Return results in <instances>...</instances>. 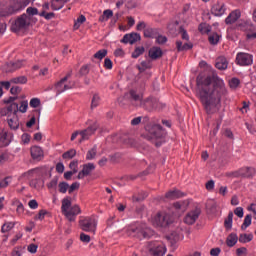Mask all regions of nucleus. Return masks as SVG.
Wrapping results in <instances>:
<instances>
[{
    "mask_svg": "<svg viewBox=\"0 0 256 256\" xmlns=\"http://www.w3.org/2000/svg\"><path fill=\"white\" fill-rule=\"evenodd\" d=\"M97 156V146H93L86 154L87 161L93 160Z\"/></svg>",
    "mask_w": 256,
    "mask_h": 256,
    "instance_id": "41",
    "label": "nucleus"
},
{
    "mask_svg": "<svg viewBox=\"0 0 256 256\" xmlns=\"http://www.w3.org/2000/svg\"><path fill=\"white\" fill-rule=\"evenodd\" d=\"M77 189H79V183L74 182L70 186H68V193L71 195V193H73V191H77Z\"/></svg>",
    "mask_w": 256,
    "mask_h": 256,
    "instance_id": "57",
    "label": "nucleus"
},
{
    "mask_svg": "<svg viewBox=\"0 0 256 256\" xmlns=\"http://www.w3.org/2000/svg\"><path fill=\"white\" fill-rule=\"evenodd\" d=\"M228 66L229 62H227V58L219 57L216 60V69H219L220 71H225V69H227Z\"/></svg>",
    "mask_w": 256,
    "mask_h": 256,
    "instance_id": "29",
    "label": "nucleus"
},
{
    "mask_svg": "<svg viewBox=\"0 0 256 256\" xmlns=\"http://www.w3.org/2000/svg\"><path fill=\"white\" fill-rule=\"evenodd\" d=\"M71 200L69 198H64L62 200V206H61V211L63 215L71 209Z\"/></svg>",
    "mask_w": 256,
    "mask_h": 256,
    "instance_id": "35",
    "label": "nucleus"
},
{
    "mask_svg": "<svg viewBox=\"0 0 256 256\" xmlns=\"http://www.w3.org/2000/svg\"><path fill=\"white\" fill-rule=\"evenodd\" d=\"M59 179L58 178H53L50 183H48L47 187L48 189H55L57 187Z\"/></svg>",
    "mask_w": 256,
    "mask_h": 256,
    "instance_id": "60",
    "label": "nucleus"
},
{
    "mask_svg": "<svg viewBox=\"0 0 256 256\" xmlns=\"http://www.w3.org/2000/svg\"><path fill=\"white\" fill-rule=\"evenodd\" d=\"M146 138L155 144L156 147L163 145V138L167 135V132L159 124L149 123L146 127Z\"/></svg>",
    "mask_w": 256,
    "mask_h": 256,
    "instance_id": "2",
    "label": "nucleus"
},
{
    "mask_svg": "<svg viewBox=\"0 0 256 256\" xmlns=\"http://www.w3.org/2000/svg\"><path fill=\"white\" fill-rule=\"evenodd\" d=\"M226 229L233 227V212H229L227 219L224 221Z\"/></svg>",
    "mask_w": 256,
    "mask_h": 256,
    "instance_id": "44",
    "label": "nucleus"
},
{
    "mask_svg": "<svg viewBox=\"0 0 256 256\" xmlns=\"http://www.w3.org/2000/svg\"><path fill=\"white\" fill-rule=\"evenodd\" d=\"M226 11L227 5L223 2H216L211 8V13L215 15V17H222V15H225Z\"/></svg>",
    "mask_w": 256,
    "mask_h": 256,
    "instance_id": "15",
    "label": "nucleus"
},
{
    "mask_svg": "<svg viewBox=\"0 0 256 256\" xmlns=\"http://www.w3.org/2000/svg\"><path fill=\"white\" fill-rule=\"evenodd\" d=\"M70 0H51V9L53 11H60L65 7V3H69Z\"/></svg>",
    "mask_w": 256,
    "mask_h": 256,
    "instance_id": "28",
    "label": "nucleus"
},
{
    "mask_svg": "<svg viewBox=\"0 0 256 256\" xmlns=\"http://www.w3.org/2000/svg\"><path fill=\"white\" fill-rule=\"evenodd\" d=\"M237 241H239V237H237V234L231 233L227 238H226V245L228 247H235L237 245Z\"/></svg>",
    "mask_w": 256,
    "mask_h": 256,
    "instance_id": "33",
    "label": "nucleus"
},
{
    "mask_svg": "<svg viewBox=\"0 0 256 256\" xmlns=\"http://www.w3.org/2000/svg\"><path fill=\"white\" fill-rule=\"evenodd\" d=\"M239 85H241V80H239V78L234 77L229 80L230 89H237V87H239Z\"/></svg>",
    "mask_w": 256,
    "mask_h": 256,
    "instance_id": "45",
    "label": "nucleus"
},
{
    "mask_svg": "<svg viewBox=\"0 0 256 256\" xmlns=\"http://www.w3.org/2000/svg\"><path fill=\"white\" fill-rule=\"evenodd\" d=\"M26 13L28 15H39V10H37V8L28 7Z\"/></svg>",
    "mask_w": 256,
    "mask_h": 256,
    "instance_id": "61",
    "label": "nucleus"
},
{
    "mask_svg": "<svg viewBox=\"0 0 256 256\" xmlns=\"http://www.w3.org/2000/svg\"><path fill=\"white\" fill-rule=\"evenodd\" d=\"M95 171V164L87 163L83 165L82 171L78 173V179H84L88 175H91V172Z\"/></svg>",
    "mask_w": 256,
    "mask_h": 256,
    "instance_id": "21",
    "label": "nucleus"
},
{
    "mask_svg": "<svg viewBox=\"0 0 256 256\" xmlns=\"http://www.w3.org/2000/svg\"><path fill=\"white\" fill-rule=\"evenodd\" d=\"M140 107H142L146 111H155V109H158L159 107V100L153 97L146 98L145 100H142V104H140Z\"/></svg>",
    "mask_w": 256,
    "mask_h": 256,
    "instance_id": "14",
    "label": "nucleus"
},
{
    "mask_svg": "<svg viewBox=\"0 0 256 256\" xmlns=\"http://www.w3.org/2000/svg\"><path fill=\"white\" fill-rule=\"evenodd\" d=\"M97 223L98 220L95 216L81 217L79 220L80 229L86 233H93V235L97 231Z\"/></svg>",
    "mask_w": 256,
    "mask_h": 256,
    "instance_id": "4",
    "label": "nucleus"
},
{
    "mask_svg": "<svg viewBox=\"0 0 256 256\" xmlns=\"http://www.w3.org/2000/svg\"><path fill=\"white\" fill-rule=\"evenodd\" d=\"M70 78L71 72H68L64 78L54 85V91H56L57 95H61V93H65V91H69V89L75 87V82L69 81Z\"/></svg>",
    "mask_w": 256,
    "mask_h": 256,
    "instance_id": "6",
    "label": "nucleus"
},
{
    "mask_svg": "<svg viewBox=\"0 0 256 256\" xmlns=\"http://www.w3.org/2000/svg\"><path fill=\"white\" fill-rule=\"evenodd\" d=\"M32 1L33 0H15L14 4L8 9L0 8V17H7V15H13V13H17V11H22V9H25Z\"/></svg>",
    "mask_w": 256,
    "mask_h": 256,
    "instance_id": "5",
    "label": "nucleus"
},
{
    "mask_svg": "<svg viewBox=\"0 0 256 256\" xmlns=\"http://www.w3.org/2000/svg\"><path fill=\"white\" fill-rule=\"evenodd\" d=\"M148 55H149L150 59L155 61V60L161 59V57H163V50H161L160 47H152V48H150Z\"/></svg>",
    "mask_w": 256,
    "mask_h": 256,
    "instance_id": "25",
    "label": "nucleus"
},
{
    "mask_svg": "<svg viewBox=\"0 0 256 256\" xmlns=\"http://www.w3.org/2000/svg\"><path fill=\"white\" fill-rule=\"evenodd\" d=\"M58 191H59V193H67V191H69V183L60 182L58 184Z\"/></svg>",
    "mask_w": 256,
    "mask_h": 256,
    "instance_id": "48",
    "label": "nucleus"
},
{
    "mask_svg": "<svg viewBox=\"0 0 256 256\" xmlns=\"http://www.w3.org/2000/svg\"><path fill=\"white\" fill-rule=\"evenodd\" d=\"M105 57H107L106 49H101L94 54V59H99V61H101L102 59H105Z\"/></svg>",
    "mask_w": 256,
    "mask_h": 256,
    "instance_id": "43",
    "label": "nucleus"
},
{
    "mask_svg": "<svg viewBox=\"0 0 256 256\" xmlns=\"http://www.w3.org/2000/svg\"><path fill=\"white\" fill-rule=\"evenodd\" d=\"M45 215H47V211L40 210L38 215L35 216L36 221H43L45 219Z\"/></svg>",
    "mask_w": 256,
    "mask_h": 256,
    "instance_id": "55",
    "label": "nucleus"
},
{
    "mask_svg": "<svg viewBox=\"0 0 256 256\" xmlns=\"http://www.w3.org/2000/svg\"><path fill=\"white\" fill-rule=\"evenodd\" d=\"M240 18H241V10L236 9L227 16V18L225 19V23L226 25H232V23H235Z\"/></svg>",
    "mask_w": 256,
    "mask_h": 256,
    "instance_id": "23",
    "label": "nucleus"
},
{
    "mask_svg": "<svg viewBox=\"0 0 256 256\" xmlns=\"http://www.w3.org/2000/svg\"><path fill=\"white\" fill-rule=\"evenodd\" d=\"M143 53H145V47H137L134 52L132 53V57L133 59H137L139 57H141V55H143Z\"/></svg>",
    "mask_w": 256,
    "mask_h": 256,
    "instance_id": "47",
    "label": "nucleus"
},
{
    "mask_svg": "<svg viewBox=\"0 0 256 256\" xmlns=\"http://www.w3.org/2000/svg\"><path fill=\"white\" fill-rule=\"evenodd\" d=\"M15 99V97H10L5 101V103H9L10 105L7 108L0 109V114L2 116L9 115V113L17 115V111H19V104L14 102Z\"/></svg>",
    "mask_w": 256,
    "mask_h": 256,
    "instance_id": "12",
    "label": "nucleus"
},
{
    "mask_svg": "<svg viewBox=\"0 0 256 256\" xmlns=\"http://www.w3.org/2000/svg\"><path fill=\"white\" fill-rule=\"evenodd\" d=\"M246 39L248 41H254L256 39V27L255 25L248 26V29L246 30Z\"/></svg>",
    "mask_w": 256,
    "mask_h": 256,
    "instance_id": "30",
    "label": "nucleus"
},
{
    "mask_svg": "<svg viewBox=\"0 0 256 256\" xmlns=\"http://www.w3.org/2000/svg\"><path fill=\"white\" fill-rule=\"evenodd\" d=\"M104 67H105V69H108V70L113 69V61H111V59H109V58H105Z\"/></svg>",
    "mask_w": 256,
    "mask_h": 256,
    "instance_id": "58",
    "label": "nucleus"
},
{
    "mask_svg": "<svg viewBox=\"0 0 256 256\" xmlns=\"http://www.w3.org/2000/svg\"><path fill=\"white\" fill-rule=\"evenodd\" d=\"M8 125L10 129H19V118L17 117V115H13L12 118L8 119Z\"/></svg>",
    "mask_w": 256,
    "mask_h": 256,
    "instance_id": "34",
    "label": "nucleus"
},
{
    "mask_svg": "<svg viewBox=\"0 0 256 256\" xmlns=\"http://www.w3.org/2000/svg\"><path fill=\"white\" fill-rule=\"evenodd\" d=\"M31 23V19L27 14H22L18 17L11 26L12 31L17 33V31H23V29H27Z\"/></svg>",
    "mask_w": 256,
    "mask_h": 256,
    "instance_id": "8",
    "label": "nucleus"
},
{
    "mask_svg": "<svg viewBox=\"0 0 256 256\" xmlns=\"http://www.w3.org/2000/svg\"><path fill=\"white\" fill-rule=\"evenodd\" d=\"M13 227H15V224H13V222H6L2 225L1 231L2 233H7L11 231Z\"/></svg>",
    "mask_w": 256,
    "mask_h": 256,
    "instance_id": "51",
    "label": "nucleus"
},
{
    "mask_svg": "<svg viewBox=\"0 0 256 256\" xmlns=\"http://www.w3.org/2000/svg\"><path fill=\"white\" fill-rule=\"evenodd\" d=\"M252 25H253V24L248 23V22L245 21V20H241L240 22H238L237 27H238V29H239L240 31L246 32V31L249 29V27H251Z\"/></svg>",
    "mask_w": 256,
    "mask_h": 256,
    "instance_id": "40",
    "label": "nucleus"
},
{
    "mask_svg": "<svg viewBox=\"0 0 256 256\" xmlns=\"http://www.w3.org/2000/svg\"><path fill=\"white\" fill-rule=\"evenodd\" d=\"M21 139H22V142L24 143V145H27L31 141V135L23 134Z\"/></svg>",
    "mask_w": 256,
    "mask_h": 256,
    "instance_id": "62",
    "label": "nucleus"
},
{
    "mask_svg": "<svg viewBox=\"0 0 256 256\" xmlns=\"http://www.w3.org/2000/svg\"><path fill=\"white\" fill-rule=\"evenodd\" d=\"M23 177L30 179V187L33 189H39V183H41V179L37 178V169H31L25 172Z\"/></svg>",
    "mask_w": 256,
    "mask_h": 256,
    "instance_id": "13",
    "label": "nucleus"
},
{
    "mask_svg": "<svg viewBox=\"0 0 256 256\" xmlns=\"http://www.w3.org/2000/svg\"><path fill=\"white\" fill-rule=\"evenodd\" d=\"M174 209L177 213H185L187 207H189V200L179 201L173 204Z\"/></svg>",
    "mask_w": 256,
    "mask_h": 256,
    "instance_id": "26",
    "label": "nucleus"
},
{
    "mask_svg": "<svg viewBox=\"0 0 256 256\" xmlns=\"http://www.w3.org/2000/svg\"><path fill=\"white\" fill-rule=\"evenodd\" d=\"M39 105H41V100L39 98H32L30 100V107H32L33 109H37Z\"/></svg>",
    "mask_w": 256,
    "mask_h": 256,
    "instance_id": "52",
    "label": "nucleus"
},
{
    "mask_svg": "<svg viewBox=\"0 0 256 256\" xmlns=\"http://www.w3.org/2000/svg\"><path fill=\"white\" fill-rule=\"evenodd\" d=\"M24 63L23 60H17L15 62H8L5 64L4 69L6 73H15L18 69L23 67Z\"/></svg>",
    "mask_w": 256,
    "mask_h": 256,
    "instance_id": "19",
    "label": "nucleus"
},
{
    "mask_svg": "<svg viewBox=\"0 0 256 256\" xmlns=\"http://www.w3.org/2000/svg\"><path fill=\"white\" fill-rule=\"evenodd\" d=\"M130 101L136 105V107H141L143 105V93L137 91V90H130Z\"/></svg>",
    "mask_w": 256,
    "mask_h": 256,
    "instance_id": "16",
    "label": "nucleus"
},
{
    "mask_svg": "<svg viewBox=\"0 0 256 256\" xmlns=\"http://www.w3.org/2000/svg\"><path fill=\"white\" fill-rule=\"evenodd\" d=\"M200 101L207 115L218 113L221 109V97L227 95L225 81L217 73L201 72L196 78Z\"/></svg>",
    "mask_w": 256,
    "mask_h": 256,
    "instance_id": "1",
    "label": "nucleus"
},
{
    "mask_svg": "<svg viewBox=\"0 0 256 256\" xmlns=\"http://www.w3.org/2000/svg\"><path fill=\"white\" fill-rule=\"evenodd\" d=\"M221 254V248H212L210 250L211 256H219Z\"/></svg>",
    "mask_w": 256,
    "mask_h": 256,
    "instance_id": "64",
    "label": "nucleus"
},
{
    "mask_svg": "<svg viewBox=\"0 0 256 256\" xmlns=\"http://www.w3.org/2000/svg\"><path fill=\"white\" fill-rule=\"evenodd\" d=\"M137 41H141V35L137 33H130L125 34L121 40V43H130V45H133L137 43Z\"/></svg>",
    "mask_w": 256,
    "mask_h": 256,
    "instance_id": "20",
    "label": "nucleus"
},
{
    "mask_svg": "<svg viewBox=\"0 0 256 256\" xmlns=\"http://www.w3.org/2000/svg\"><path fill=\"white\" fill-rule=\"evenodd\" d=\"M235 63L240 67H248L249 65H253V55L246 52H238L236 54Z\"/></svg>",
    "mask_w": 256,
    "mask_h": 256,
    "instance_id": "11",
    "label": "nucleus"
},
{
    "mask_svg": "<svg viewBox=\"0 0 256 256\" xmlns=\"http://www.w3.org/2000/svg\"><path fill=\"white\" fill-rule=\"evenodd\" d=\"M31 157L34 161H41L43 157V149L39 146H33L30 149Z\"/></svg>",
    "mask_w": 256,
    "mask_h": 256,
    "instance_id": "24",
    "label": "nucleus"
},
{
    "mask_svg": "<svg viewBox=\"0 0 256 256\" xmlns=\"http://www.w3.org/2000/svg\"><path fill=\"white\" fill-rule=\"evenodd\" d=\"M148 249L153 256H163L165 255V253H167V248H165V244L159 241L149 242Z\"/></svg>",
    "mask_w": 256,
    "mask_h": 256,
    "instance_id": "10",
    "label": "nucleus"
},
{
    "mask_svg": "<svg viewBox=\"0 0 256 256\" xmlns=\"http://www.w3.org/2000/svg\"><path fill=\"white\" fill-rule=\"evenodd\" d=\"M101 102V98L99 94H94L91 102V109H95V107H99V103Z\"/></svg>",
    "mask_w": 256,
    "mask_h": 256,
    "instance_id": "50",
    "label": "nucleus"
},
{
    "mask_svg": "<svg viewBox=\"0 0 256 256\" xmlns=\"http://www.w3.org/2000/svg\"><path fill=\"white\" fill-rule=\"evenodd\" d=\"M156 39V43H158V45H164V43H167V37L163 36V35H157V37H155Z\"/></svg>",
    "mask_w": 256,
    "mask_h": 256,
    "instance_id": "54",
    "label": "nucleus"
},
{
    "mask_svg": "<svg viewBox=\"0 0 256 256\" xmlns=\"http://www.w3.org/2000/svg\"><path fill=\"white\" fill-rule=\"evenodd\" d=\"M81 214L79 205H74L64 214L68 221L73 222L77 219V215Z\"/></svg>",
    "mask_w": 256,
    "mask_h": 256,
    "instance_id": "18",
    "label": "nucleus"
},
{
    "mask_svg": "<svg viewBox=\"0 0 256 256\" xmlns=\"http://www.w3.org/2000/svg\"><path fill=\"white\" fill-rule=\"evenodd\" d=\"M220 39H221V35H219L218 33H212L208 37V41L211 45H217Z\"/></svg>",
    "mask_w": 256,
    "mask_h": 256,
    "instance_id": "37",
    "label": "nucleus"
},
{
    "mask_svg": "<svg viewBox=\"0 0 256 256\" xmlns=\"http://www.w3.org/2000/svg\"><path fill=\"white\" fill-rule=\"evenodd\" d=\"M198 31H200V33L203 35L211 33V26L208 24H200L198 26Z\"/></svg>",
    "mask_w": 256,
    "mask_h": 256,
    "instance_id": "42",
    "label": "nucleus"
},
{
    "mask_svg": "<svg viewBox=\"0 0 256 256\" xmlns=\"http://www.w3.org/2000/svg\"><path fill=\"white\" fill-rule=\"evenodd\" d=\"M240 171L244 179H252V177H255L256 170L253 167H243L240 168Z\"/></svg>",
    "mask_w": 256,
    "mask_h": 256,
    "instance_id": "27",
    "label": "nucleus"
},
{
    "mask_svg": "<svg viewBox=\"0 0 256 256\" xmlns=\"http://www.w3.org/2000/svg\"><path fill=\"white\" fill-rule=\"evenodd\" d=\"M159 35V30L156 28H146L144 29V37L148 39H155Z\"/></svg>",
    "mask_w": 256,
    "mask_h": 256,
    "instance_id": "32",
    "label": "nucleus"
},
{
    "mask_svg": "<svg viewBox=\"0 0 256 256\" xmlns=\"http://www.w3.org/2000/svg\"><path fill=\"white\" fill-rule=\"evenodd\" d=\"M75 155H77V151L75 149H70L68 151H66L62 157L63 159H73V157H75Z\"/></svg>",
    "mask_w": 256,
    "mask_h": 256,
    "instance_id": "49",
    "label": "nucleus"
},
{
    "mask_svg": "<svg viewBox=\"0 0 256 256\" xmlns=\"http://www.w3.org/2000/svg\"><path fill=\"white\" fill-rule=\"evenodd\" d=\"M80 241H82V243H89L91 241V236H89L85 233H81L80 234Z\"/></svg>",
    "mask_w": 256,
    "mask_h": 256,
    "instance_id": "59",
    "label": "nucleus"
},
{
    "mask_svg": "<svg viewBox=\"0 0 256 256\" xmlns=\"http://www.w3.org/2000/svg\"><path fill=\"white\" fill-rule=\"evenodd\" d=\"M238 241L240 243H250V241H253V234H240Z\"/></svg>",
    "mask_w": 256,
    "mask_h": 256,
    "instance_id": "38",
    "label": "nucleus"
},
{
    "mask_svg": "<svg viewBox=\"0 0 256 256\" xmlns=\"http://www.w3.org/2000/svg\"><path fill=\"white\" fill-rule=\"evenodd\" d=\"M127 235L130 237H137L138 239H149V237L153 235V230L147 227L146 224L129 226L127 228Z\"/></svg>",
    "mask_w": 256,
    "mask_h": 256,
    "instance_id": "3",
    "label": "nucleus"
},
{
    "mask_svg": "<svg viewBox=\"0 0 256 256\" xmlns=\"http://www.w3.org/2000/svg\"><path fill=\"white\" fill-rule=\"evenodd\" d=\"M183 192L180 190L174 189L170 190L166 193L165 197L166 199H179L180 197H183Z\"/></svg>",
    "mask_w": 256,
    "mask_h": 256,
    "instance_id": "31",
    "label": "nucleus"
},
{
    "mask_svg": "<svg viewBox=\"0 0 256 256\" xmlns=\"http://www.w3.org/2000/svg\"><path fill=\"white\" fill-rule=\"evenodd\" d=\"M253 216L251 214H247L244 218V222L241 226V229L243 231H245V229H247V227L251 226V222H252Z\"/></svg>",
    "mask_w": 256,
    "mask_h": 256,
    "instance_id": "39",
    "label": "nucleus"
},
{
    "mask_svg": "<svg viewBox=\"0 0 256 256\" xmlns=\"http://www.w3.org/2000/svg\"><path fill=\"white\" fill-rule=\"evenodd\" d=\"M10 83H14L15 85H25L27 83V76H18L12 78Z\"/></svg>",
    "mask_w": 256,
    "mask_h": 256,
    "instance_id": "36",
    "label": "nucleus"
},
{
    "mask_svg": "<svg viewBox=\"0 0 256 256\" xmlns=\"http://www.w3.org/2000/svg\"><path fill=\"white\" fill-rule=\"evenodd\" d=\"M173 223V218L169 214L158 213L153 218V225L155 227H167Z\"/></svg>",
    "mask_w": 256,
    "mask_h": 256,
    "instance_id": "9",
    "label": "nucleus"
},
{
    "mask_svg": "<svg viewBox=\"0 0 256 256\" xmlns=\"http://www.w3.org/2000/svg\"><path fill=\"white\" fill-rule=\"evenodd\" d=\"M13 136L11 133H8L7 131L0 129V147H7L11 143V138Z\"/></svg>",
    "mask_w": 256,
    "mask_h": 256,
    "instance_id": "22",
    "label": "nucleus"
},
{
    "mask_svg": "<svg viewBox=\"0 0 256 256\" xmlns=\"http://www.w3.org/2000/svg\"><path fill=\"white\" fill-rule=\"evenodd\" d=\"M199 215H201V210L200 209H195L190 211L184 218V223L186 225H193L197 219H199Z\"/></svg>",
    "mask_w": 256,
    "mask_h": 256,
    "instance_id": "17",
    "label": "nucleus"
},
{
    "mask_svg": "<svg viewBox=\"0 0 256 256\" xmlns=\"http://www.w3.org/2000/svg\"><path fill=\"white\" fill-rule=\"evenodd\" d=\"M227 177H233V178H239V177H242V174H241V168L239 170H236V171H233V172H228L226 174Z\"/></svg>",
    "mask_w": 256,
    "mask_h": 256,
    "instance_id": "53",
    "label": "nucleus"
},
{
    "mask_svg": "<svg viewBox=\"0 0 256 256\" xmlns=\"http://www.w3.org/2000/svg\"><path fill=\"white\" fill-rule=\"evenodd\" d=\"M27 109H29V102L27 100H23L18 106V111L20 113H27Z\"/></svg>",
    "mask_w": 256,
    "mask_h": 256,
    "instance_id": "46",
    "label": "nucleus"
},
{
    "mask_svg": "<svg viewBox=\"0 0 256 256\" xmlns=\"http://www.w3.org/2000/svg\"><path fill=\"white\" fill-rule=\"evenodd\" d=\"M39 15H40V17H44V19H47L48 21H49V19L55 18V13H53V12H49V13L41 12Z\"/></svg>",
    "mask_w": 256,
    "mask_h": 256,
    "instance_id": "56",
    "label": "nucleus"
},
{
    "mask_svg": "<svg viewBox=\"0 0 256 256\" xmlns=\"http://www.w3.org/2000/svg\"><path fill=\"white\" fill-rule=\"evenodd\" d=\"M86 125H88V127L80 131V143H83V141H89L90 137L95 135V131L99 129V123H97V121L88 120Z\"/></svg>",
    "mask_w": 256,
    "mask_h": 256,
    "instance_id": "7",
    "label": "nucleus"
},
{
    "mask_svg": "<svg viewBox=\"0 0 256 256\" xmlns=\"http://www.w3.org/2000/svg\"><path fill=\"white\" fill-rule=\"evenodd\" d=\"M234 214H236L237 217H239L240 219L243 218V208L242 207H237L235 210H234Z\"/></svg>",
    "mask_w": 256,
    "mask_h": 256,
    "instance_id": "63",
    "label": "nucleus"
}]
</instances>
